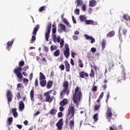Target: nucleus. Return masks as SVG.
I'll return each instance as SVG.
<instances>
[{
  "instance_id": "2f4dec72",
  "label": "nucleus",
  "mask_w": 130,
  "mask_h": 130,
  "mask_svg": "<svg viewBox=\"0 0 130 130\" xmlns=\"http://www.w3.org/2000/svg\"><path fill=\"white\" fill-rule=\"evenodd\" d=\"M59 54H60V51L59 49H57L53 53V55L56 57L59 56Z\"/></svg>"
},
{
  "instance_id": "4c0bfd02",
  "label": "nucleus",
  "mask_w": 130,
  "mask_h": 130,
  "mask_svg": "<svg viewBox=\"0 0 130 130\" xmlns=\"http://www.w3.org/2000/svg\"><path fill=\"white\" fill-rule=\"evenodd\" d=\"M63 22L64 23V24H66V25L69 26L70 27H72L71 24H70V23H69V21H68L66 18L63 19Z\"/></svg>"
},
{
  "instance_id": "412c9836",
  "label": "nucleus",
  "mask_w": 130,
  "mask_h": 130,
  "mask_svg": "<svg viewBox=\"0 0 130 130\" xmlns=\"http://www.w3.org/2000/svg\"><path fill=\"white\" fill-rule=\"evenodd\" d=\"M52 86H53V81H51V80H49L47 82V89H50L51 88V87H52Z\"/></svg>"
},
{
  "instance_id": "c85d7f7f",
  "label": "nucleus",
  "mask_w": 130,
  "mask_h": 130,
  "mask_svg": "<svg viewBox=\"0 0 130 130\" xmlns=\"http://www.w3.org/2000/svg\"><path fill=\"white\" fill-rule=\"evenodd\" d=\"M59 27H60V29L61 31H66V29H67V27H66V25H64V24L60 23L59 24Z\"/></svg>"
},
{
  "instance_id": "c03bdc74",
  "label": "nucleus",
  "mask_w": 130,
  "mask_h": 130,
  "mask_svg": "<svg viewBox=\"0 0 130 130\" xmlns=\"http://www.w3.org/2000/svg\"><path fill=\"white\" fill-rule=\"evenodd\" d=\"M109 70H111L112 68L114 67V62H110L109 64Z\"/></svg>"
},
{
  "instance_id": "cd10ccee",
  "label": "nucleus",
  "mask_w": 130,
  "mask_h": 130,
  "mask_svg": "<svg viewBox=\"0 0 130 130\" xmlns=\"http://www.w3.org/2000/svg\"><path fill=\"white\" fill-rule=\"evenodd\" d=\"M122 80H125L126 79V77H125V72L124 71V67H123L122 70Z\"/></svg>"
},
{
  "instance_id": "2eb2a0df",
  "label": "nucleus",
  "mask_w": 130,
  "mask_h": 130,
  "mask_svg": "<svg viewBox=\"0 0 130 130\" xmlns=\"http://www.w3.org/2000/svg\"><path fill=\"white\" fill-rule=\"evenodd\" d=\"M79 76H80V78H81L82 79H84L85 77H86L87 78V77H89V74H88L87 73H86L84 71H81L79 73Z\"/></svg>"
},
{
  "instance_id": "e433bc0d",
  "label": "nucleus",
  "mask_w": 130,
  "mask_h": 130,
  "mask_svg": "<svg viewBox=\"0 0 130 130\" xmlns=\"http://www.w3.org/2000/svg\"><path fill=\"white\" fill-rule=\"evenodd\" d=\"M57 49V46L55 45H52L50 47L51 51H53V50H55Z\"/></svg>"
},
{
  "instance_id": "864d4df0",
  "label": "nucleus",
  "mask_w": 130,
  "mask_h": 130,
  "mask_svg": "<svg viewBox=\"0 0 130 130\" xmlns=\"http://www.w3.org/2000/svg\"><path fill=\"white\" fill-rule=\"evenodd\" d=\"M82 10L83 11V12H86V8L85 5H82Z\"/></svg>"
},
{
  "instance_id": "13d9d810",
  "label": "nucleus",
  "mask_w": 130,
  "mask_h": 130,
  "mask_svg": "<svg viewBox=\"0 0 130 130\" xmlns=\"http://www.w3.org/2000/svg\"><path fill=\"white\" fill-rule=\"evenodd\" d=\"M72 20H73L74 24H77V21L75 19V16H72Z\"/></svg>"
},
{
  "instance_id": "ddd939ff",
  "label": "nucleus",
  "mask_w": 130,
  "mask_h": 130,
  "mask_svg": "<svg viewBox=\"0 0 130 130\" xmlns=\"http://www.w3.org/2000/svg\"><path fill=\"white\" fill-rule=\"evenodd\" d=\"M84 36L85 39H86V40H91V41H90L91 44H93V43H94L95 40V39L93 37H92L91 36H89L87 34H85L84 35Z\"/></svg>"
},
{
  "instance_id": "bb28decb",
  "label": "nucleus",
  "mask_w": 130,
  "mask_h": 130,
  "mask_svg": "<svg viewBox=\"0 0 130 130\" xmlns=\"http://www.w3.org/2000/svg\"><path fill=\"white\" fill-rule=\"evenodd\" d=\"M30 100L32 102H34V90L31 89L30 92Z\"/></svg>"
},
{
  "instance_id": "72a5a7b5",
  "label": "nucleus",
  "mask_w": 130,
  "mask_h": 130,
  "mask_svg": "<svg viewBox=\"0 0 130 130\" xmlns=\"http://www.w3.org/2000/svg\"><path fill=\"white\" fill-rule=\"evenodd\" d=\"M13 122V117H11L8 118V125H11Z\"/></svg>"
},
{
  "instance_id": "a18cd8bd",
  "label": "nucleus",
  "mask_w": 130,
  "mask_h": 130,
  "mask_svg": "<svg viewBox=\"0 0 130 130\" xmlns=\"http://www.w3.org/2000/svg\"><path fill=\"white\" fill-rule=\"evenodd\" d=\"M126 33H127V29L123 28L122 30V34L124 36V37H126Z\"/></svg>"
},
{
  "instance_id": "a19ab883",
  "label": "nucleus",
  "mask_w": 130,
  "mask_h": 130,
  "mask_svg": "<svg viewBox=\"0 0 130 130\" xmlns=\"http://www.w3.org/2000/svg\"><path fill=\"white\" fill-rule=\"evenodd\" d=\"M90 78H94L95 77V72L93 70H91V72L89 74Z\"/></svg>"
},
{
  "instance_id": "de8ad7c7",
  "label": "nucleus",
  "mask_w": 130,
  "mask_h": 130,
  "mask_svg": "<svg viewBox=\"0 0 130 130\" xmlns=\"http://www.w3.org/2000/svg\"><path fill=\"white\" fill-rule=\"evenodd\" d=\"M19 88H22V89H24V86L22 83H18L17 84V89H19Z\"/></svg>"
},
{
  "instance_id": "9d476101",
  "label": "nucleus",
  "mask_w": 130,
  "mask_h": 130,
  "mask_svg": "<svg viewBox=\"0 0 130 130\" xmlns=\"http://www.w3.org/2000/svg\"><path fill=\"white\" fill-rule=\"evenodd\" d=\"M63 119L62 118L60 119L56 124V126L57 127V129H62V126H63Z\"/></svg>"
},
{
  "instance_id": "f257e3e1",
  "label": "nucleus",
  "mask_w": 130,
  "mask_h": 130,
  "mask_svg": "<svg viewBox=\"0 0 130 130\" xmlns=\"http://www.w3.org/2000/svg\"><path fill=\"white\" fill-rule=\"evenodd\" d=\"M75 107L73 103H71L68 108V112L67 114V118L65 120L66 124H68L69 120H71L72 118L73 120H71L69 122V126L70 129H74L75 128V121L74 120V116H75Z\"/></svg>"
},
{
  "instance_id": "338daca9",
  "label": "nucleus",
  "mask_w": 130,
  "mask_h": 130,
  "mask_svg": "<svg viewBox=\"0 0 130 130\" xmlns=\"http://www.w3.org/2000/svg\"><path fill=\"white\" fill-rule=\"evenodd\" d=\"M23 83H28L29 82V80L27 78H23Z\"/></svg>"
},
{
  "instance_id": "c9c22d12",
  "label": "nucleus",
  "mask_w": 130,
  "mask_h": 130,
  "mask_svg": "<svg viewBox=\"0 0 130 130\" xmlns=\"http://www.w3.org/2000/svg\"><path fill=\"white\" fill-rule=\"evenodd\" d=\"M93 119H94V122H97L98 120V114H95L93 116Z\"/></svg>"
},
{
  "instance_id": "f8f14e48",
  "label": "nucleus",
  "mask_w": 130,
  "mask_h": 130,
  "mask_svg": "<svg viewBox=\"0 0 130 130\" xmlns=\"http://www.w3.org/2000/svg\"><path fill=\"white\" fill-rule=\"evenodd\" d=\"M66 93L68 96L70 94V90L63 89L60 93V99H62Z\"/></svg>"
},
{
  "instance_id": "6e6552de",
  "label": "nucleus",
  "mask_w": 130,
  "mask_h": 130,
  "mask_svg": "<svg viewBox=\"0 0 130 130\" xmlns=\"http://www.w3.org/2000/svg\"><path fill=\"white\" fill-rule=\"evenodd\" d=\"M45 97V102H48L49 103H51L52 101H53V100L54 99V96H50V94H49L48 93H45L44 94Z\"/></svg>"
},
{
  "instance_id": "ea45409f",
  "label": "nucleus",
  "mask_w": 130,
  "mask_h": 130,
  "mask_svg": "<svg viewBox=\"0 0 130 130\" xmlns=\"http://www.w3.org/2000/svg\"><path fill=\"white\" fill-rule=\"evenodd\" d=\"M50 114L52 115H55L56 114V110L55 109H52L50 112Z\"/></svg>"
},
{
  "instance_id": "9b49d317",
  "label": "nucleus",
  "mask_w": 130,
  "mask_h": 130,
  "mask_svg": "<svg viewBox=\"0 0 130 130\" xmlns=\"http://www.w3.org/2000/svg\"><path fill=\"white\" fill-rule=\"evenodd\" d=\"M36 59L37 61H39L40 64H46V63H47V60H46L45 57H43L42 59H41L40 57L37 56Z\"/></svg>"
},
{
  "instance_id": "58836bf2",
  "label": "nucleus",
  "mask_w": 130,
  "mask_h": 130,
  "mask_svg": "<svg viewBox=\"0 0 130 130\" xmlns=\"http://www.w3.org/2000/svg\"><path fill=\"white\" fill-rule=\"evenodd\" d=\"M79 19L81 22H84V21H85V20L87 19V17L84 16V15H80L79 17Z\"/></svg>"
},
{
  "instance_id": "dca6fc26",
  "label": "nucleus",
  "mask_w": 130,
  "mask_h": 130,
  "mask_svg": "<svg viewBox=\"0 0 130 130\" xmlns=\"http://www.w3.org/2000/svg\"><path fill=\"white\" fill-rule=\"evenodd\" d=\"M24 108H25V104H24V102H23V101H20L19 103V111H23Z\"/></svg>"
},
{
  "instance_id": "f704fd0d",
  "label": "nucleus",
  "mask_w": 130,
  "mask_h": 130,
  "mask_svg": "<svg viewBox=\"0 0 130 130\" xmlns=\"http://www.w3.org/2000/svg\"><path fill=\"white\" fill-rule=\"evenodd\" d=\"M101 45L102 47V49H104L105 48V46H106V41L105 40H103L102 43H101Z\"/></svg>"
},
{
  "instance_id": "a878e982",
  "label": "nucleus",
  "mask_w": 130,
  "mask_h": 130,
  "mask_svg": "<svg viewBox=\"0 0 130 130\" xmlns=\"http://www.w3.org/2000/svg\"><path fill=\"white\" fill-rule=\"evenodd\" d=\"M122 30V26H119V34H118V37L120 41H122V35H121V33L120 32V31Z\"/></svg>"
},
{
  "instance_id": "4be33fe9",
  "label": "nucleus",
  "mask_w": 130,
  "mask_h": 130,
  "mask_svg": "<svg viewBox=\"0 0 130 130\" xmlns=\"http://www.w3.org/2000/svg\"><path fill=\"white\" fill-rule=\"evenodd\" d=\"M14 41L15 40L14 39H12L10 42H7L8 46L6 48L7 50H9V51H10V46H12L13 45Z\"/></svg>"
},
{
  "instance_id": "8fccbe9b",
  "label": "nucleus",
  "mask_w": 130,
  "mask_h": 130,
  "mask_svg": "<svg viewBox=\"0 0 130 130\" xmlns=\"http://www.w3.org/2000/svg\"><path fill=\"white\" fill-rule=\"evenodd\" d=\"M75 55H77V53L75 52H71V56L73 57V58H75Z\"/></svg>"
},
{
  "instance_id": "39448f33",
  "label": "nucleus",
  "mask_w": 130,
  "mask_h": 130,
  "mask_svg": "<svg viewBox=\"0 0 130 130\" xmlns=\"http://www.w3.org/2000/svg\"><path fill=\"white\" fill-rule=\"evenodd\" d=\"M40 27V26L39 25V24L37 25V26L34 27L32 31L33 35L32 36L30 41V43H31V44H33V43L35 42L36 40V35H37V32L38 31V30H39Z\"/></svg>"
},
{
  "instance_id": "052dcab7",
  "label": "nucleus",
  "mask_w": 130,
  "mask_h": 130,
  "mask_svg": "<svg viewBox=\"0 0 130 130\" xmlns=\"http://www.w3.org/2000/svg\"><path fill=\"white\" fill-rule=\"evenodd\" d=\"M44 50L45 51V52H48L49 49L48 47H47V46L44 47Z\"/></svg>"
},
{
  "instance_id": "680f3d73",
  "label": "nucleus",
  "mask_w": 130,
  "mask_h": 130,
  "mask_svg": "<svg viewBox=\"0 0 130 130\" xmlns=\"http://www.w3.org/2000/svg\"><path fill=\"white\" fill-rule=\"evenodd\" d=\"M35 85L36 87H38V79H36L35 80Z\"/></svg>"
},
{
  "instance_id": "09e8293b",
  "label": "nucleus",
  "mask_w": 130,
  "mask_h": 130,
  "mask_svg": "<svg viewBox=\"0 0 130 130\" xmlns=\"http://www.w3.org/2000/svg\"><path fill=\"white\" fill-rule=\"evenodd\" d=\"M74 12L76 15H80V10L79 9H75Z\"/></svg>"
},
{
  "instance_id": "20e7f679",
  "label": "nucleus",
  "mask_w": 130,
  "mask_h": 130,
  "mask_svg": "<svg viewBox=\"0 0 130 130\" xmlns=\"http://www.w3.org/2000/svg\"><path fill=\"white\" fill-rule=\"evenodd\" d=\"M52 38L53 41V42H54V43H56V42H57V43L60 44V48H61V47H62V46H63V44H64V41L63 40V39H61L60 40V36H58L56 37V34H52Z\"/></svg>"
},
{
  "instance_id": "37998d69",
  "label": "nucleus",
  "mask_w": 130,
  "mask_h": 130,
  "mask_svg": "<svg viewBox=\"0 0 130 130\" xmlns=\"http://www.w3.org/2000/svg\"><path fill=\"white\" fill-rule=\"evenodd\" d=\"M78 62H79V68H83L84 67V64H83V62H82V60L79 59L78 60Z\"/></svg>"
},
{
  "instance_id": "6e6d98bb",
  "label": "nucleus",
  "mask_w": 130,
  "mask_h": 130,
  "mask_svg": "<svg viewBox=\"0 0 130 130\" xmlns=\"http://www.w3.org/2000/svg\"><path fill=\"white\" fill-rule=\"evenodd\" d=\"M52 34H55L56 33V28H52Z\"/></svg>"
},
{
  "instance_id": "4468645a",
  "label": "nucleus",
  "mask_w": 130,
  "mask_h": 130,
  "mask_svg": "<svg viewBox=\"0 0 130 130\" xmlns=\"http://www.w3.org/2000/svg\"><path fill=\"white\" fill-rule=\"evenodd\" d=\"M7 97L9 103L12 101V98H13V93L11 92V90L7 91Z\"/></svg>"
},
{
  "instance_id": "603ef678",
  "label": "nucleus",
  "mask_w": 130,
  "mask_h": 130,
  "mask_svg": "<svg viewBox=\"0 0 130 130\" xmlns=\"http://www.w3.org/2000/svg\"><path fill=\"white\" fill-rule=\"evenodd\" d=\"M29 69V66H26L22 68V70L24 71V72H26L27 70Z\"/></svg>"
},
{
  "instance_id": "6ab92c4d",
  "label": "nucleus",
  "mask_w": 130,
  "mask_h": 130,
  "mask_svg": "<svg viewBox=\"0 0 130 130\" xmlns=\"http://www.w3.org/2000/svg\"><path fill=\"white\" fill-rule=\"evenodd\" d=\"M115 35V31L114 30L110 31L108 32L107 35V38H111L112 37H113Z\"/></svg>"
},
{
  "instance_id": "5fc2aeb1",
  "label": "nucleus",
  "mask_w": 130,
  "mask_h": 130,
  "mask_svg": "<svg viewBox=\"0 0 130 130\" xmlns=\"http://www.w3.org/2000/svg\"><path fill=\"white\" fill-rule=\"evenodd\" d=\"M92 92H95V91H97V86H93L92 88Z\"/></svg>"
},
{
  "instance_id": "4d7b16f0",
  "label": "nucleus",
  "mask_w": 130,
  "mask_h": 130,
  "mask_svg": "<svg viewBox=\"0 0 130 130\" xmlns=\"http://www.w3.org/2000/svg\"><path fill=\"white\" fill-rule=\"evenodd\" d=\"M103 96H104V92H102L100 94V95L99 96V98L100 99H102V98H103Z\"/></svg>"
},
{
  "instance_id": "0eeeda50",
  "label": "nucleus",
  "mask_w": 130,
  "mask_h": 130,
  "mask_svg": "<svg viewBox=\"0 0 130 130\" xmlns=\"http://www.w3.org/2000/svg\"><path fill=\"white\" fill-rule=\"evenodd\" d=\"M47 32L45 34L46 41H48L50 37V31H51V22H49L46 29Z\"/></svg>"
},
{
  "instance_id": "a211bd4d",
  "label": "nucleus",
  "mask_w": 130,
  "mask_h": 130,
  "mask_svg": "<svg viewBox=\"0 0 130 130\" xmlns=\"http://www.w3.org/2000/svg\"><path fill=\"white\" fill-rule=\"evenodd\" d=\"M64 62L66 72H70V69L71 68V66L70 65V63H69V62H68L67 60H65Z\"/></svg>"
},
{
  "instance_id": "473e14b6",
  "label": "nucleus",
  "mask_w": 130,
  "mask_h": 130,
  "mask_svg": "<svg viewBox=\"0 0 130 130\" xmlns=\"http://www.w3.org/2000/svg\"><path fill=\"white\" fill-rule=\"evenodd\" d=\"M40 81L45 80L46 79V78L45 77V76H44V74H43V73L41 72L40 73Z\"/></svg>"
},
{
  "instance_id": "1a4fd4ad",
  "label": "nucleus",
  "mask_w": 130,
  "mask_h": 130,
  "mask_svg": "<svg viewBox=\"0 0 130 130\" xmlns=\"http://www.w3.org/2000/svg\"><path fill=\"white\" fill-rule=\"evenodd\" d=\"M63 53L64 56L66 57V58H69V56H70V48L69 47V45H68V44H66L65 50H63Z\"/></svg>"
},
{
  "instance_id": "f03ea898",
  "label": "nucleus",
  "mask_w": 130,
  "mask_h": 130,
  "mask_svg": "<svg viewBox=\"0 0 130 130\" xmlns=\"http://www.w3.org/2000/svg\"><path fill=\"white\" fill-rule=\"evenodd\" d=\"M82 97L83 94L82 93L81 89H80L79 86H77L75 88V92L73 95V101L77 108L79 107V105H80V101Z\"/></svg>"
},
{
  "instance_id": "c756f323",
  "label": "nucleus",
  "mask_w": 130,
  "mask_h": 130,
  "mask_svg": "<svg viewBox=\"0 0 130 130\" xmlns=\"http://www.w3.org/2000/svg\"><path fill=\"white\" fill-rule=\"evenodd\" d=\"M40 84L41 86V87H45V86H46V80H40Z\"/></svg>"
},
{
  "instance_id": "7c9ffc66",
  "label": "nucleus",
  "mask_w": 130,
  "mask_h": 130,
  "mask_svg": "<svg viewBox=\"0 0 130 130\" xmlns=\"http://www.w3.org/2000/svg\"><path fill=\"white\" fill-rule=\"evenodd\" d=\"M85 23L86 24V25H92L94 24V21L91 20H85Z\"/></svg>"
},
{
  "instance_id": "3c124183",
  "label": "nucleus",
  "mask_w": 130,
  "mask_h": 130,
  "mask_svg": "<svg viewBox=\"0 0 130 130\" xmlns=\"http://www.w3.org/2000/svg\"><path fill=\"white\" fill-rule=\"evenodd\" d=\"M59 68H60L61 71H63V70H64V65L61 64L60 66H59Z\"/></svg>"
},
{
  "instance_id": "7ed1b4c3",
  "label": "nucleus",
  "mask_w": 130,
  "mask_h": 130,
  "mask_svg": "<svg viewBox=\"0 0 130 130\" xmlns=\"http://www.w3.org/2000/svg\"><path fill=\"white\" fill-rule=\"evenodd\" d=\"M25 64V62L24 61H20L18 63V67H16L13 70V73L15 74L18 79L19 80H22L23 79V75L22 74V68Z\"/></svg>"
},
{
  "instance_id": "b1692460",
  "label": "nucleus",
  "mask_w": 130,
  "mask_h": 130,
  "mask_svg": "<svg viewBox=\"0 0 130 130\" xmlns=\"http://www.w3.org/2000/svg\"><path fill=\"white\" fill-rule=\"evenodd\" d=\"M75 3H76V8H78V7H80L81 6H83L84 3L83 2V1L82 0H76L75 1Z\"/></svg>"
},
{
  "instance_id": "f3484780",
  "label": "nucleus",
  "mask_w": 130,
  "mask_h": 130,
  "mask_svg": "<svg viewBox=\"0 0 130 130\" xmlns=\"http://www.w3.org/2000/svg\"><path fill=\"white\" fill-rule=\"evenodd\" d=\"M97 5V2L95 0H90L89 2V7H91V8H94L96 7Z\"/></svg>"
},
{
  "instance_id": "423d86ee",
  "label": "nucleus",
  "mask_w": 130,
  "mask_h": 130,
  "mask_svg": "<svg viewBox=\"0 0 130 130\" xmlns=\"http://www.w3.org/2000/svg\"><path fill=\"white\" fill-rule=\"evenodd\" d=\"M113 115L112 109L111 108L108 107L107 108V111L105 113V116L109 122L111 120Z\"/></svg>"
},
{
  "instance_id": "49530a36",
  "label": "nucleus",
  "mask_w": 130,
  "mask_h": 130,
  "mask_svg": "<svg viewBox=\"0 0 130 130\" xmlns=\"http://www.w3.org/2000/svg\"><path fill=\"white\" fill-rule=\"evenodd\" d=\"M46 8V6H42L39 8V12H43V11H44V10H45Z\"/></svg>"
},
{
  "instance_id": "aec40b11",
  "label": "nucleus",
  "mask_w": 130,
  "mask_h": 130,
  "mask_svg": "<svg viewBox=\"0 0 130 130\" xmlns=\"http://www.w3.org/2000/svg\"><path fill=\"white\" fill-rule=\"evenodd\" d=\"M68 99H63L62 101H61L59 103V105L60 106H64L68 104Z\"/></svg>"
},
{
  "instance_id": "bf43d9fd",
  "label": "nucleus",
  "mask_w": 130,
  "mask_h": 130,
  "mask_svg": "<svg viewBox=\"0 0 130 130\" xmlns=\"http://www.w3.org/2000/svg\"><path fill=\"white\" fill-rule=\"evenodd\" d=\"M91 52H92V53H94V52H96V48L94 47L91 48Z\"/></svg>"
},
{
  "instance_id": "79ce46f5",
  "label": "nucleus",
  "mask_w": 130,
  "mask_h": 130,
  "mask_svg": "<svg viewBox=\"0 0 130 130\" xmlns=\"http://www.w3.org/2000/svg\"><path fill=\"white\" fill-rule=\"evenodd\" d=\"M100 106H101L100 103H99L98 105H96L94 107V110L95 111H97V110L99 109V108H100Z\"/></svg>"
},
{
  "instance_id": "774afa93",
  "label": "nucleus",
  "mask_w": 130,
  "mask_h": 130,
  "mask_svg": "<svg viewBox=\"0 0 130 130\" xmlns=\"http://www.w3.org/2000/svg\"><path fill=\"white\" fill-rule=\"evenodd\" d=\"M73 38L74 40H78V36H77L76 35H74L73 36Z\"/></svg>"
},
{
  "instance_id": "5701e85b",
  "label": "nucleus",
  "mask_w": 130,
  "mask_h": 130,
  "mask_svg": "<svg viewBox=\"0 0 130 130\" xmlns=\"http://www.w3.org/2000/svg\"><path fill=\"white\" fill-rule=\"evenodd\" d=\"M63 89L65 90H70L69 89V82L68 81H65L63 83Z\"/></svg>"
},
{
  "instance_id": "0e129e2a",
  "label": "nucleus",
  "mask_w": 130,
  "mask_h": 130,
  "mask_svg": "<svg viewBox=\"0 0 130 130\" xmlns=\"http://www.w3.org/2000/svg\"><path fill=\"white\" fill-rule=\"evenodd\" d=\"M22 75H23L24 77H28V73H27L26 71L23 72Z\"/></svg>"
},
{
  "instance_id": "e2e57ef3",
  "label": "nucleus",
  "mask_w": 130,
  "mask_h": 130,
  "mask_svg": "<svg viewBox=\"0 0 130 130\" xmlns=\"http://www.w3.org/2000/svg\"><path fill=\"white\" fill-rule=\"evenodd\" d=\"M64 106H61L59 108V109L60 110V111H63V110H64V108H63Z\"/></svg>"
},
{
  "instance_id": "393cba45",
  "label": "nucleus",
  "mask_w": 130,
  "mask_h": 130,
  "mask_svg": "<svg viewBox=\"0 0 130 130\" xmlns=\"http://www.w3.org/2000/svg\"><path fill=\"white\" fill-rule=\"evenodd\" d=\"M12 112L13 114L14 117L16 118L18 117V113L17 112V109L16 108H12Z\"/></svg>"
},
{
  "instance_id": "69168bd1",
  "label": "nucleus",
  "mask_w": 130,
  "mask_h": 130,
  "mask_svg": "<svg viewBox=\"0 0 130 130\" xmlns=\"http://www.w3.org/2000/svg\"><path fill=\"white\" fill-rule=\"evenodd\" d=\"M58 117L60 118L62 116V112H59L58 114Z\"/></svg>"
}]
</instances>
